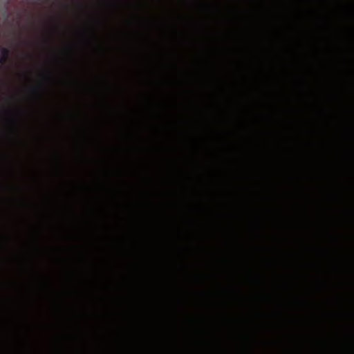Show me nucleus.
<instances>
[{
	"instance_id": "1",
	"label": "nucleus",
	"mask_w": 354,
	"mask_h": 354,
	"mask_svg": "<svg viewBox=\"0 0 354 354\" xmlns=\"http://www.w3.org/2000/svg\"><path fill=\"white\" fill-rule=\"evenodd\" d=\"M6 62V57L3 56L0 58V63L4 64Z\"/></svg>"
},
{
	"instance_id": "2",
	"label": "nucleus",
	"mask_w": 354,
	"mask_h": 354,
	"mask_svg": "<svg viewBox=\"0 0 354 354\" xmlns=\"http://www.w3.org/2000/svg\"><path fill=\"white\" fill-rule=\"evenodd\" d=\"M32 91H33L35 93H39V89H38V88H32Z\"/></svg>"
},
{
	"instance_id": "3",
	"label": "nucleus",
	"mask_w": 354,
	"mask_h": 354,
	"mask_svg": "<svg viewBox=\"0 0 354 354\" xmlns=\"http://www.w3.org/2000/svg\"><path fill=\"white\" fill-rule=\"evenodd\" d=\"M6 37L5 35H1V33L0 32V37Z\"/></svg>"
}]
</instances>
